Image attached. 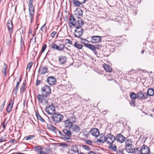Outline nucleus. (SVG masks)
Here are the masks:
<instances>
[{"mask_svg": "<svg viewBox=\"0 0 154 154\" xmlns=\"http://www.w3.org/2000/svg\"><path fill=\"white\" fill-rule=\"evenodd\" d=\"M76 122V118L73 115L70 116L69 119L63 121V123L65 128L68 129L72 127L73 123Z\"/></svg>", "mask_w": 154, "mask_h": 154, "instance_id": "obj_1", "label": "nucleus"}, {"mask_svg": "<svg viewBox=\"0 0 154 154\" xmlns=\"http://www.w3.org/2000/svg\"><path fill=\"white\" fill-rule=\"evenodd\" d=\"M33 0H29V16L30 19V22L31 23L33 19L34 15V7L33 6L32 3Z\"/></svg>", "mask_w": 154, "mask_h": 154, "instance_id": "obj_2", "label": "nucleus"}, {"mask_svg": "<svg viewBox=\"0 0 154 154\" xmlns=\"http://www.w3.org/2000/svg\"><path fill=\"white\" fill-rule=\"evenodd\" d=\"M35 151L39 154H50V150L48 148L45 149L40 146H38L35 147Z\"/></svg>", "mask_w": 154, "mask_h": 154, "instance_id": "obj_3", "label": "nucleus"}, {"mask_svg": "<svg viewBox=\"0 0 154 154\" xmlns=\"http://www.w3.org/2000/svg\"><path fill=\"white\" fill-rule=\"evenodd\" d=\"M42 95L45 97L48 96L51 93V91L50 87L47 85H45L41 88Z\"/></svg>", "mask_w": 154, "mask_h": 154, "instance_id": "obj_4", "label": "nucleus"}, {"mask_svg": "<svg viewBox=\"0 0 154 154\" xmlns=\"http://www.w3.org/2000/svg\"><path fill=\"white\" fill-rule=\"evenodd\" d=\"M37 97L40 105L46 106L48 105L47 97L39 94L37 95Z\"/></svg>", "mask_w": 154, "mask_h": 154, "instance_id": "obj_5", "label": "nucleus"}, {"mask_svg": "<svg viewBox=\"0 0 154 154\" xmlns=\"http://www.w3.org/2000/svg\"><path fill=\"white\" fill-rule=\"evenodd\" d=\"M104 142H106L107 144H111L114 143L116 140V137L112 134H109L105 136L104 137Z\"/></svg>", "mask_w": 154, "mask_h": 154, "instance_id": "obj_6", "label": "nucleus"}, {"mask_svg": "<svg viewBox=\"0 0 154 154\" xmlns=\"http://www.w3.org/2000/svg\"><path fill=\"white\" fill-rule=\"evenodd\" d=\"M52 121L56 123L60 122L61 121L63 118V116L60 114H53L51 117Z\"/></svg>", "mask_w": 154, "mask_h": 154, "instance_id": "obj_7", "label": "nucleus"}, {"mask_svg": "<svg viewBox=\"0 0 154 154\" xmlns=\"http://www.w3.org/2000/svg\"><path fill=\"white\" fill-rule=\"evenodd\" d=\"M64 47V45L61 43H60L59 45L54 42L51 44V48L54 50L61 51L63 50Z\"/></svg>", "mask_w": 154, "mask_h": 154, "instance_id": "obj_8", "label": "nucleus"}, {"mask_svg": "<svg viewBox=\"0 0 154 154\" xmlns=\"http://www.w3.org/2000/svg\"><path fill=\"white\" fill-rule=\"evenodd\" d=\"M84 29L82 28H76L74 32V34L75 37L80 38L83 35Z\"/></svg>", "mask_w": 154, "mask_h": 154, "instance_id": "obj_9", "label": "nucleus"}, {"mask_svg": "<svg viewBox=\"0 0 154 154\" xmlns=\"http://www.w3.org/2000/svg\"><path fill=\"white\" fill-rule=\"evenodd\" d=\"M137 98L139 99H145L148 97V95L145 93H143L141 91L137 93Z\"/></svg>", "mask_w": 154, "mask_h": 154, "instance_id": "obj_10", "label": "nucleus"}, {"mask_svg": "<svg viewBox=\"0 0 154 154\" xmlns=\"http://www.w3.org/2000/svg\"><path fill=\"white\" fill-rule=\"evenodd\" d=\"M140 151L142 154H149L150 149L147 146L143 145L142 146Z\"/></svg>", "mask_w": 154, "mask_h": 154, "instance_id": "obj_11", "label": "nucleus"}, {"mask_svg": "<svg viewBox=\"0 0 154 154\" xmlns=\"http://www.w3.org/2000/svg\"><path fill=\"white\" fill-rule=\"evenodd\" d=\"M91 42L94 43L100 42H102V37L100 36H93L91 37Z\"/></svg>", "mask_w": 154, "mask_h": 154, "instance_id": "obj_12", "label": "nucleus"}, {"mask_svg": "<svg viewBox=\"0 0 154 154\" xmlns=\"http://www.w3.org/2000/svg\"><path fill=\"white\" fill-rule=\"evenodd\" d=\"M45 110L48 114L53 115L55 111V108L54 106H46Z\"/></svg>", "mask_w": 154, "mask_h": 154, "instance_id": "obj_13", "label": "nucleus"}, {"mask_svg": "<svg viewBox=\"0 0 154 154\" xmlns=\"http://www.w3.org/2000/svg\"><path fill=\"white\" fill-rule=\"evenodd\" d=\"M84 24V23L82 19L79 18L78 20L75 23L74 26L76 28H81V27Z\"/></svg>", "mask_w": 154, "mask_h": 154, "instance_id": "obj_14", "label": "nucleus"}, {"mask_svg": "<svg viewBox=\"0 0 154 154\" xmlns=\"http://www.w3.org/2000/svg\"><path fill=\"white\" fill-rule=\"evenodd\" d=\"M8 29L10 34H11L13 32V25L12 21L10 20H8L7 23Z\"/></svg>", "mask_w": 154, "mask_h": 154, "instance_id": "obj_15", "label": "nucleus"}, {"mask_svg": "<svg viewBox=\"0 0 154 154\" xmlns=\"http://www.w3.org/2000/svg\"><path fill=\"white\" fill-rule=\"evenodd\" d=\"M72 133L74 134L79 133L80 131L79 127L76 125H73L72 127Z\"/></svg>", "mask_w": 154, "mask_h": 154, "instance_id": "obj_16", "label": "nucleus"}, {"mask_svg": "<svg viewBox=\"0 0 154 154\" xmlns=\"http://www.w3.org/2000/svg\"><path fill=\"white\" fill-rule=\"evenodd\" d=\"M84 46H85L86 47L93 51L96 54H97V52H96V49L97 48L95 47L93 45L90 44H89L88 43H84Z\"/></svg>", "mask_w": 154, "mask_h": 154, "instance_id": "obj_17", "label": "nucleus"}, {"mask_svg": "<svg viewBox=\"0 0 154 154\" xmlns=\"http://www.w3.org/2000/svg\"><path fill=\"white\" fill-rule=\"evenodd\" d=\"M90 133L95 137H97L99 135V131L96 128H92L90 131Z\"/></svg>", "mask_w": 154, "mask_h": 154, "instance_id": "obj_18", "label": "nucleus"}, {"mask_svg": "<svg viewBox=\"0 0 154 154\" xmlns=\"http://www.w3.org/2000/svg\"><path fill=\"white\" fill-rule=\"evenodd\" d=\"M116 140L121 143H122L125 141V137L121 134H119L116 137Z\"/></svg>", "mask_w": 154, "mask_h": 154, "instance_id": "obj_19", "label": "nucleus"}, {"mask_svg": "<svg viewBox=\"0 0 154 154\" xmlns=\"http://www.w3.org/2000/svg\"><path fill=\"white\" fill-rule=\"evenodd\" d=\"M47 81L49 85H53L55 84L56 80L53 77L50 76L48 78Z\"/></svg>", "mask_w": 154, "mask_h": 154, "instance_id": "obj_20", "label": "nucleus"}, {"mask_svg": "<svg viewBox=\"0 0 154 154\" xmlns=\"http://www.w3.org/2000/svg\"><path fill=\"white\" fill-rule=\"evenodd\" d=\"M70 23H69V26L71 27L72 26H74L75 19L72 15L70 16L69 18Z\"/></svg>", "mask_w": 154, "mask_h": 154, "instance_id": "obj_21", "label": "nucleus"}, {"mask_svg": "<svg viewBox=\"0 0 154 154\" xmlns=\"http://www.w3.org/2000/svg\"><path fill=\"white\" fill-rule=\"evenodd\" d=\"M71 151L72 154H78L79 150L78 147L76 146H73L71 149Z\"/></svg>", "mask_w": 154, "mask_h": 154, "instance_id": "obj_22", "label": "nucleus"}, {"mask_svg": "<svg viewBox=\"0 0 154 154\" xmlns=\"http://www.w3.org/2000/svg\"><path fill=\"white\" fill-rule=\"evenodd\" d=\"M59 61L61 64H63L66 62V58L65 56H60L59 57Z\"/></svg>", "mask_w": 154, "mask_h": 154, "instance_id": "obj_23", "label": "nucleus"}, {"mask_svg": "<svg viewBox=\"0 0 154 154\" xmlns=\"http://www.w3.org/2000/svg\"><path fill=\"white\" fill-rule=\"evenodd\" d=\"M109 145V149L112 150L113 151H116L117 149L116 146L114 143H111V144H108Z\"/></svg>", "mask_w": 154, "mask_h": 154, "instance_id": "obj_24", "label": "nucleus"}, {"mask_svg": "<svg viewBox=\"0 0 154 154\" xmlns=\"http://www.w3.org/2000/svg\"><path fill=\"white\" fill-rule=\"evenodd\" d=\"M48 69L45 67H41L39 70V72L41 74H45L47 72Z\"/></svg>", "mask_w": 154, "mask_h": 154, "instance_id": "obj_25", "label": "nucleus"}, {"mask_svg": "<svg viewBox=\"0 0 154 154\" xmlns=\"http://www.w3.org/2000/svg\"><path fill=\"white\" fill-rule=\"evenodd\" d=\"M75 12V15H78L79 16H81L83 15V11L80 8L77 9Z\"/></svg>", "mask_w": 154, "mask_h": 154, "instance_id": "obj_26", "label": "nucleus"}, {"mask_svg": "<svg viewBox=\"0 0 154 154\" xmlns=\"http://www.w3.org/2000/svg\"><path fill=\"white\" fill-rule=\"evenodd\" d=\"M103 67L106 72H111L112 71V69L106 64H103Z\"/></svg>", "mask_w": 154, "mask_h": 154, "instance_id": "obj_27", "label": "nucleus"}, {"mask_svg": "<svg viewBox=\"0 0 154 154\" xmlns=\"http://www.w3.org/2000/svg\"><path fill=\"white\" fill-rule=\"evenodd\" d=\"M132 147V145L131 144L127 146L126 149L128 150L129 152H134V149Z\"/></svg>", "mask_w": 154, "mask_h": 154, "instance_id": "obj_28", "label": "nucleus"}, {"mask_svg": "<svg viewBox=\"0 0 154 154\" xmlns=\"http://www.w3.org/2000/svg\"><path fill=\"white\" fill-rule=\"evenodd\" d=\"M146 94L148 95V96H153L154 94V89L152 88L148 89Z\"/></svg>", "mask_w": 154, "mask_h": 154, "instance_id": "obj_29", "label": "nucleus"}, {"mask_svg": "<svg viewBox=\"0 0 154 154\" xmlns=\"http://www.w3.org/2000/svg\"><path fill=\"white\" fill-rule=\"evenodd\" d=\"M72 2L74 5L75 6L79 7L83 4L82 3H81V2L78 0H73Z\"/></svg>", "mask_w": 154, "mask_h": 154, "instance_id": "obj_30", "label": "nucleus"}, {"mask_svg": "<svg viewBox=\"0 0 154 154\" xmlns=\"http://www.w3.org/2000/svg\"><path fill=\"white\" fill-rule=\"evenodd\" d=\"M74 46L75 47L79 49H82L83 46L81 44L77 42H75Z\"/></svg>", "mask_w": 154, "mask_h": 154, "instance_id": "obj_31", "label": "nucleus"}, {"mask_svg": "<svg viewBox=\"0 0 154 154\" xmlns=\"http://www.w3.org/2000/svg\"><path fill=\"white\" fill-rule=\"evenodd\" d=\"M63 133L65 134V135H66L70 136H71L72 135V131L71 132L69 130H68L67 129L64 128L63 129Z\"/></svg>", "mask_w": 154, "mask_h": 154, "instance_id": "obj_32", "label": "nucleus"}, {"mask_svg": "<svg viewBox=\"0 0 154 154\" xmlns=\"http://www.w3.org/2000/svg\"><path fill=\"white\" fill-rule=\"evenodd\" d=\"M71 136H69L66 135H63V137L65 140H68V142H70L71 141Z\"/></svg>", "mask_w": 154, "mask_h": 154, "instance_id": "obj_33", "label": "nucleus"}, {"mask_svg": "<svg viewBox=\"0 0 154 154\" xmlns=\"http://www.w3.org/2000/svg\"><path fill=\"white\" fill-rule=\"evenodd\" d=\"M47 127L49 129H50L54 131H55V130L57 129L55 127L50 124L47 125Z\"/></svg>", "mask_w": 154, "mask_h": 154, "instance_id": "obj_34", "label": "nucleus"}, {"mask_svg": "<svg viewBox=\"0 0 154 154\" xmlns=\"http://www.w3.org/2000/svg\"><path fill=\"white\" fill-rule=\"evenodd\" d=\"M47 30L46 27V23H45L41 27L40 30L42 32H45Z\"/></svg>", "mask_w": 154, "mask_h": 154, "instance_id": "obj_35", "label": "nucleus"}, {"mask_svg": "<svg viewBox=\"0 0 154 154\" xmlns=\"http://www.w3.org/2000/svg\"><path fill=\"white\" fill-rule=\"evenodd\" d=\"M130 98L133 99L137 98V94L134 92L131 93L130 94Z\"/></svg>", "mask_w": 154, "mask_h": 154, "instance_id": "obj_36", "label": "nucleus"}, {"mask_svg": "<svg viewBox=\"0 0 154 154\" xmlns=\"http://www.w3.org/2000/svg\"><path fill=\"white\" fill-rule=\"evenodd\" d=\"M25 89V84L24 83L21 85L20 88V91L21 93H23Z\"/></svg>", "mask_w": 154, "mask_h": 154, "instance_id": "obj_37", "label": "nucleus"}, {"mask_svg": "<svg viewBox=\"0 0 154 154\" xmlns=\"http://www.w3.org/2000/svg\"><path fill=\"white\" fill-rule=\"evenodd\" d=\"M7 69V66L6 65V64H4V66L3 67V70L2 71V72L4 73V74L5 75H6V71Z\"/></svg>", "mask_w": 154, "mask_h": 154, "instance_id": "obj_38", "label": "nucleus"}, {"mask_svg": "<svg viewBox=\"0 0 154 154\" xmlns=\"http://www.w3.org/2000/svg\"><path fill=\"white\" fill-rule=\"evenodd\" d=\"M36 116L38 119L40 120L42 122H44V120L38 114H37L36 113Z\"/></svg>", "mask_w": 154, "mask_h": 154, "instance_id": "obj_39", "label": "nucleus"}, {"mask_svg": "<svg viewBox=\"0 0 154 154\" xmlns=\"http://www.w3.org/2000/svg\"><path fill=\"white\" fill-rule=\"evenodd\" d=\"M33 64V63L32 62H31L29 63L27 65L26 69H28L29 71L31 67L32 66Z\"/></svg>", "mask_w": 154, "mask_h": 154, "instance_id": "obj_40", "label": "nucleus"}, {"mask_svg": "<svg viewBox=\"0 0 154 154\" xmlns=\"http://www.w3.org/2000/svg\"><path fill=\"white\" fill-rule=\"evenodd\" d=\"M34 137V135H30L27 137H25L26 140H29L32 139Z\"/></svg>", "mask_w": 154, "mask_h": 154, "instance_id": "obj_41", "label": "nucleus"}, {"mask_svg": "<svg viewBox=\"0 0 154 154\" xmlns=\"http://www.w3.org/2000/svg\"><path fill=\"white\" fill-rule=\"evenodd\" d=\"M85 143L89 145H92V142L90 140H87L85 141Z\"/></svg>", "mask_w": 154, "mask_h": 154, "instance_id": "obj_42", "label": "nucleus"}, {"mask_svg": "<svg viewBox=\"0 0 154 154\" xmlns=\"http://www.w3.org/2000/svg\"><path fill=\"white\" fill-rule=\"evenodd\" d=\"M47 47V45L46 44H44L42 46V50L41 51L42 53L43 52L45 51Z\"/></svg>", "mask_w": 154, "mask_h": 154, "instance_id": "obj_43", "label": "nucleus"}, {"mask_svg": "<svg viewBox=\"0 0 154 154\" xmlns=\"http://www.w3.org/2000/svg\"><path fill=\"white\" fill-rule=\"evenodd\" d=\"M12 106H7L6 108V111L8 112L9 113L10 112L12 109Z\"/></svg>", "mask_w": 154, "mask_h": 154, "instance_id": "obj_44", "label": "nucleus"}, {"mask_svg": "<svg viewBox=\"0 0 154 154\" xmlns=\"http://www.w3.org/2000/svg\"><path fill=\"white\" fill-rule=\"evenodd\" d=\"M60 145L65 147H67L68 146L67 144L65 143H60Z\"/></svg>", "mask_w": 154, "mask_h": 154, "instance_id": "obj_45", "label": "nucleus"}, {"mask_svg": "<svg viewBox=\"0 0 154 154\" xmlns=\"http://www.w3.org/2000/svg\"><path fill=\"white\" fill-rule=\"evenodd\" d=\"M83 133L84 135V136H86V137H88L89 136V132H88L87 131H84L83 132Z\"/></svg>", "mask_w": 154, "mask_h": 154, "instance_id": "obj_46", "label": "nucleus"}, {"mask_svg": "<svg viewBox=\"0 0 154 154\" xmlns=\"http://www.w3.org/2000/svg\"><path fill=\"white\" fill-rule=\"evenodd\" d=\"M83 147L84 149H85L86 150H90V148L88 146L86 145H83Z\"/></svg>", "mask_w": 154, "mask_h": 154, "instance_id": "obj_47", "label": "nucleus"}, {"mask_svg": "<svg viewBox=\"0 0 154 154\" xmlns=\"http://www.w3.org/2000/svg\"><path fill=\"white\" fill-rule=\"evenodd\" d=\"M18 90L17 89L14 88L13 91L12 93L15 94H16Z\"/></svg>", "mask_w": 154, "mask_h": 154, "instance_id": "obj_48", "label": "nucleus"}, {"mask_svg": "<svg viewBox=\"0 0 154 154\" xmlns=\"http://www.w3.org/2000/svg\"><path fill=\"white\" fill-rule=\"evenodd\" d=\"M57 32L55 31H54L51 34V36L52 38H54L55 36V35L56 34Z\"/></svg>", "mask_w": 154, "mask_h": 154, "instance_id": "obj_49", "label": "nucleus"}, {"mask_svg": "<svg viewBox=\"0 0 154 154\" xmlns=\"http://www.w3.org/2000/svg\"><path fill=\"white\" fill-rule=\"evenodd\" d=\"M66 41H67V43L69 44H70L71 45H72V42L70 40V39H67L66 40Z\"/></svg>", "mask_w": 154, "mask_h": 154, "instance_id": "obj_50", "label": "nucleus"}, {"mask_svg": "<svg viewBox=\"0 0 154 154\" xmlns=\"http://www.w3.org/2000/svg\"><path fill=\"white\" fill-rule=\"evenodd\" d=\"M19 82H17V84L15 88L17 89L18 90L19 85Z\"/></svg>", "mask_w": 154, "mask_h": 154, "instance_id": "obj_51", "label": "nucleus"}, {"mask_svg": "<svg viewBox=\"0 0 154 154\" xmlns=\"http://www.w3.org/2000/svg\"><path fill=\"white\" fill-rule=\"evenodd\" d=\"M19 82H17V84L15 88L17 89L18 90L19 85Z\"/></svg>", "mask_w": 154, "mask_h": 154, "instance_id": "obj_52", "label": "nucleus"}, {"mask_svg": "<svg viewBox=\"0 0 154 154\" xmlns=\"http://www.w3.org/2000/svg\"><path fill=\"white\" fill-rule=\"evenodd\" d=\"M19 82H17V84L15 88L17 89L18 90L19 85Z\"/></svg>", "mask_w": 154, "mask_h": 154, "instance_id": "obj_53", "label": "nucleus"}, {"mask_svg": "<svg viewBox=\"0 0 154 154\" xmlns=\"http://www.w3.org/2000/svg\"><path fill=\"white\" fill-rule=\"evenodd\" d=\"M13 101H12L11 100L9 102V103L8 105V106H13Z\"/></svg>", "mask_w": 154, "mask_h": 154, "instance_id": "obj_54", "label": "nucleus"}, {"mask_svg": "<svg viewBox=\"0 0 154 154\" xmlns=\"http://www.w3.org/2000/svg\"><path fill=\"white\" fill-rule=\"evenodd\" d=\"M135 101L134 100V99H132L130 102V103L131 104H134L135 103Z\"/></svg>", "mask_w": 154, "mask_h": 154, "instance_id": "obj_55", "label": "nucleus"}, {"mask_svg": "<svg viewBox=\"0 0 154 154\" xmlns=\"http://www.w3.org/2000/svg\"><path fill=\"white\" fill-rule=\"evenodd\" d=\"M40 83V80H37L36 81V85L37 86L39 85V84Z\"/></svg>", "mask_w": 154, "mask_h": 154, "instance_id": "obj_56", "label": "nucleus"}, {"mask_svg": "<svg viewBox=\"0 0 154 154\" xmlns=\"http://www.w3.org/2000/svg\"><path fill=\"white\" fill-rule=\"evenodd\" d=\"M37 35H39L40 36L41 40V41H42V34L41 33L39 32L37 34Z\"/></svg>", "mask_w": 154, "mask_h": 154, "instance_id": "obj_57", "label": "nucleus"}, {"mask_svg": "<svg viewBox=\"0 0 154 154\" xmlns=\"http://www.w3.org/2000/svg\"><path fill=\"white\" fill-rule=\"evenodd\" d=\"M88 154H97V153L93 151H90Z\"/></svg>", "mask_w": 154, "mask_h": 154, "instance_id": "obj_58", "label": "nucleus"}, {"mask_svg": "<svg viewBox=\"0 0 154 154\" xmlns=\"http://www.w3.org/2000/svg\"><path fill=\"white\" fill-rule=\"evenodd\" d=\"M64 49H66V50L69 51H70V50L67 47H65V45H64V47L63 48V50Z\"/></svg>", "mask_w": 154, "mask_h": 154, "instance_id": "obj_59", "label": "nucleus"}, {"mask_svg": "<svg viewBox=\"0 0 154 154\" xmlns=\"http://www.w3.org/2000/svg\"><path fill=\"white\" fill-rule=\"evenodd\" d=\"M32 32V30L31 29H29V33L31 34Z\"/></svg>", "mask_w": 154, "mask_h": 154, "instance_id": "obj_60", "label": "nucleus"}, {"mask_svg": "<svg viewBox=\"0 0 154 154\" xmlns=\"http://www.w3.org/2000/svg\"><path fill=\"white\" fill-rule=\"evenodd\" d=\"M33 39H34V42H35V40H36V37H35L34 38H33V37L31 38V40H30V41H31Z\"/></svg>", "mask_w": 154, "mask_h": 154, "instance_id": "obj_61", "label": "nucleus"}, {"mask_svg": "<svg viewBox=\"0 0 154 154\" xmlns=\"http://www.w3.org/2000/svg\"><path fill=\"white\" fill-rule=\"evenodd\" d=\"M2 127H3L4 128H5L6 125L4 123H3L2 124Z\"/></svg>", "mask_w": 154, "mask_h": 154, "instance_id": "obj_62", "label": "nucleus"}, {"mask_svg": "<svg viewBox=\"0 0 154 154\" xmlns=\"http://www.w3.org/2000/svg\"><path fill=\"white\" fill-rule=\"evenodd\" d=\"M59 133L60 135H61V136L63 135L62 133L60 131H59Z\"/></svg>", "mask_w": 154, "mask_h": 154, "instance_id": "obj_63", "label": "nucleus"}, {"mask_svg": "<svg viewBox=\"0 0 154 154\" xmlns=\"http://www.w3.org/2000/svg\"><path fill=\"white\" fill-rule=\"evenodd\" d=\"M21 78L20 77V79H19V81H18L17 82H19V83H20V82L21 81Z\"/></svg>", "mask_w": 154, "mask_h": 154, "instance_id": "obj_64", "label": "nucleus"}]
</instances>
